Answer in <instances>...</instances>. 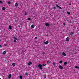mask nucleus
Masks as SVG:
<instances>
[{
    "instance_id": "1",
    "label": "nucleus",
    "mask_w": 79,
    "mask_h": 79,
    "mask_svg": "<svg viewBox=\"0 0 79 79\" xmlns=\"http://www.w3.org/2000/svg\"><path fill=\"white\" fill-rule=\"evenodd\" d=\"M39 68L40 69H42L43 68L42 67V65L41 64H39L38 66Z\"/></svg>"
},
{
    "instance_id": "2",
    "label": "nucleus",
    "mask_w": 79,
    "mask_h": 79,
    "mask_svg": "<svg viewBox=\"0 0 79 79\" xmlns=\"http://www.w3.org/2000/svg\"><path fill=\"white\" fill-rule=\"evenodd\" d=\"M6 53V51H5L2 53V54H3V55H5Z\"/></svg>"
},
{
    "instance_id": "3",
    "label": "nucleus",
    "mask_w": 79,
    "mask_h": 79,
    "mask_svg": "<svg viewBox=\"0 0 79 79\" xmlns=\"http://www.w3.org/2000/svg\"><path fill=\"white\" fill-rule=\"evenodd\" d=\"M66 41H68L69 40V38L67 37L66 38Z\"/></svg>"
},
{
    "instance_id": "4",
    "label": "nucleus",
    "mask_w": 79,
    "mask_h": 79,
    "mask_svg": "<svg viewBox=\"0 0 79 79\" xmlns=\"http://www.w3.org/2000/svg\"><path fill=\"white\" fill-rule=\"evenodd\" d=\"M59 67L60 68V69H63V67L61 65H59Z\"/></svg>"
},
{
    "instance_id": "5",
    "label": "nucleus",
    "mask_w": 79,
    "mask_h": 79,
    "mask_svg": "<svg viewBox=\"0 0 79 79\" xmlns=\"http://www.w3.org/2000/svg\"><path fill=\"white\" fill-rule=\"evenodd\" d=\"M62 55H64V56H66V54L64 53V52H63V53H62Z\"/></svg>"
},
{
    "instance_id": "6",
    "label": "nucleus",
    "mask_w": 79,
    "mask_h": 79,
    "mask_svg": "<svg viewBox=\"0 0 79 79\" xmlns=\"http://www.w3.org/2000/svg\"><path fill=\"white\" fill-rule=\"evenodd\" d=\"M34 27H35L34 25H31V28H34Z\"/></svg>"
},
{
    "instance_id": "7",
    "label": "nucleus",
    "mask_w": 79,
    "mask_h": 79,
    "mask_svg": "<svg viewBox=\"0 0 79 79\" xmlns=\"http://www.w3.org/2000/svg\"><path fill=\"white\" fill-rule=\"evenodd\" d=\"M49 43L48 41H47L46 42L44 43V44H48V43Z\"/></svg>"
},
{
    "instance_id": "8",
    "label": "nucleus",
    "mask_w": 79,
    "mask_h": 79,
    "mask_svg": "<svg viewBox=\"0 0 79 79\" xmlns=\"http://www.w3.org/2000/svg\"><path fill=\"white\" fill-rule=\"evenodd\" d=\"M28 64L29 66H30V64H32V62H29Z\"/></svg>"
},
{
    "instance_id": "9",
    "label": "nucleus",
    "mask_w": 79,
    "mask_h": 79,
    "mask_svg": "<svg viewBox=\"0 0 79 79\" xmlns=\"http://www.w3.org/2000/svg\"><path fill=\"white\" fill-rule=\"evenodd\" d=\"M15 6H18V4L17 3H16L15 4Z\"/></svg>"
},
{
    "instance_id": "10",
    "label": "nucleus",
    "mask_w": 79,
    "mask_h": 79,
    "mask_svg": "<svg viewBox=\"0 0 79 79\" xmlns=\"http://www.w3.org/2000/svg\"><path fill=\"white\" fill-rule=\"evenodd\" d=\"M11 28H12V27H11V26H10L9 27V29H11Z\"/></svg>"
},
{
    "instance_id": "11",
    "label": "nucleus",
    "mask_w": 79,
    "mask_h": 79,
    "mask_svg": "<svg viewBox=\"0 0 79 79\" xmlns=\"http://www.w3.org/2000/svg\"><path fill=\"white\" fill-rule=\"evenodd\" d=\"M45 25L46 26H49V24H48V23H46Z\"/></svg>"
},
{
    "instance_id": "12",
    "label": "nucleus",
    "mask_w": 79,
    "mask_h": 79,
    "mask_svg": "<svg viewBox=\"0 0 79 79\" xmlns=\"http://www.w3.org/2000/svg\"><path fill=\"white\" fill-rule=\"evenodd\" d=\"M11 77V75L10 74L9 75V76H8V77L9 78H10Z\"/></svg>"
},
{
    "instance_id": "13",
    "label": "nucleus",
    "mask_w": 79,
    "mask_h": 79,
    "mask_svg": "<svg viewBox=\"0 0 79 79\" xmlns=\"http://www.w3.org/2000/svg\"><path fill=\"white\" fill-rule=\"evenodd\" d=\"M19 77L20 79H23V76H19Z\"/></svg>"
},
{
    "instance_id": "14",
    "label": "nucleus",
    "mask_w": 79,
    "mask_h": 79,
    "mask_svg": "<svg viewBox=\"0 0 79 79\" xmlns=\"http://www.w3.org/2000/svg\"><path fill=\"white\" fill-rule=\"evenodd\" d=\"M2 10H5V8L3 7H2Z\"/></svg>"
},
{
    "instance_id": "15",
    "label": "nucleus",
    "mask_w": 79,
    "mask_h": 79,
    "mask_svg": "<svg viewBox=\"0 0 79 79\" xmlns=\"http://www.w3.org/2000/svg\"><path fill=\"white\" fill-rule=\"evenodd\" d=\"M12 65H13V66H15V65H16V64H15V63H13L12 64Z\"/></svg>"
},
{
    "instance_id": "16",
    "label": "nucleus",
    "mask_w": 79,
    "mask_h": 79,
    "mask_svg": "<svg viewBox=\"0 0 79 79\" xmlns=\"http://www.w3.org/2000/svg\"><path fill=\"white\" fill-rule=\"evenodd\" d=\"M75 68H78V69H79V67H78L77 66H76L75 67Z\"/></svg>"
},
{
    "instance_id": "17",
    "label": "nucleus",
    "mask_w": 79,
    "mask_h": 79,
    "mask_svg": "<svg viewBox=\"0 0 79 79\" xmlns=\"http://www.w3.org/2000/svg\"><path fill=\"white\" fill-rule=\"evenodd\" d=\"M14 42H15V43L16 42V40H14Z\"/></svg>"
},
{
    "instance_id": "18",
    "label": "nucleus",
    "mask_w": 79,
    "mask_h": 79,
    "mask_svg": "<svg viewBox=\"0 0 79 79\" xmlns=\"http://www.w3.org/2000/svg\"><path fill=\"white\" fill-rule=\"evenodd\" d=\"M46 65V64H44L42 65V66H45Z\"/></svg>"
},
{
    "instance_id": "19",
    "label": "nucleus",
    "mask_w": 79,
    "mask_h": 79,
    "mask_svg": "<svg viewBox=\"0 0 79 79\" xmlns=\"http://www.w3.org/2000/svg\"><path fill=\"white\" fill-rule=\"evenodd\" d=\"M70 35H72L73 34V32H71L70 33Z\"/></svg>"
},
{
    "instance_id": "20",
    "label": "nucleus",
    "mask_w": 79,
    "mask_h": 79,
    "mask_svg": "<svg viewBox=\"0 0 79 79\" xmlns=\"http://www.w3.org/2000/svg\"><path fill=\"white\" fill-rule=\"evenodd\" d=\"M14 39H15V40H17V38H15V37H14Z\"/></svg>"
},
{
    "instance_id": "21",
    "label": "nucleus",
    "mask_w": 79,
    "mask_h": 79,
    "mask_svg": "<svg viewBox=\"0 0 79 79\" xmlns=\"http://www.w3.org/2000/svg\"><path fill=\"white\" fill-rule=\"evenodd\" d=\"M25 75H26V76H27L28 75V73H26Z\"/></svg>"
},
{
    "instance_id": "22",
    "label": "nucleus",
    "mask_w": 79,
    "mask_h": 79,
    "mask_svg": "<svg viewBox=\"0 0 79 79\" xmlns=\"http://www.w3.org/2000/svg\"><path fill=\"white\" fill-rule=\"evenodd\" d=\"M67 13L68 15H70V13L69 12H67Z\"/></svg>"
},
{
    "instance_id": "23",
    "label": "nucleus",
    "mask_w": 79,
    "mask_h": 79,
    "mask_svg": "<svg viewBox=\"0 0 79 79\" xmlns=\"http://www.w3.org/2000/svg\"><path fill=\"white\" fill-rule=\"evenodd\" d=\"M64 64H67V62H64Z\"/></svg>"
},
{
    "instance_id": "24",
    "label": "nucleus",
    "mask_w": 79,
    "mask_h": 79,
    "mask_svg": "<svg viewBox=\"0 0 79 79\" xmlns=\"http://www.w3.org/2000/svg\"><path fill=\"white\" fill-rule=\"evenodd\" d=\"M28 20H31V18H28Z\"/></svg>"
},
{
    "instance_id": "25",
    "label": "nucleus",
    "mask_w": 79,
    "mask_h": 79,
    "mask_svg": "<svg viewBox=\"0 0 79 79\" xmlns=\"http://www.w3.org/2000/svg\"><path fill=\"white\" fill-rule=\"evenodd\" d=\"M44 78H46V76L45 75H44Z\"/></svg>"
},
{
    "instance_id": "26",
    "label": "nucleus",
    "mask_w": 79,
    "mask_h": 79,
    "mask_svg": "<svg viewBox=\"0 0 79 79\" xmlns=\"http://www.w3.org/2000/svg\"><path fill=\"white\" fill-rule=\"evenodd\" d=\"M56 64L55 63H53V65H55Z\"/></svg>"
},
{
    "instance_id": "27",
    "label": "nucleus",
    "mask_w": 79,
    "mask_h": 79,
    "mask_svg": "<svg viewBox=\"0 0 79 79\" xmlns=\"http://www.w3.org/2000/svg\"><path fill=\"white\" fill-rule=\"evenodd\" d=\"M62 63V60H61L60 62H59V63Z\"/></svg>"
},
{
    "instance_id": "28",
    "label": "nucleus",
    "mask_w": 79,
    "mask_h": 79,
    "mask_svg": "<svg viewBox=\"0 0 79 79\" xmlns=\"http://www.w3.org/2000/svg\"><path fill=\"white\" fill-rule=\"evenodd\" d=\"M56 6H57V7H58V8H59V7L60 6H59L58 5H56Z\"/></svg>"
},
{
    "instance_id": "29",
    "label": "nucleus",
    "mask_w": 79,
    "mask_h": 79,
    "mask_svg": "<svg viewBox=\"0 0 79 79\" xmlns=\"http://www.w3.org/2000/svg\"><path fill=\"white\" fill-rule=\"evenodd\" d=\"M45 54V52H44L43 53V55H44Z\"/></svg>"
},
{
    "instance_id": "30",
    "label": "nucleus",
    "mask_w": 79,
    "mask_h": 79,
    "mask_svg": "<svg viewBox=\"0 0 79 79\" xmlns=\"http://www.w3.org/2000/svg\"><path fill=\"white\" fill-rule=\"evenodd\" d=\"M10 3H11V2H8V4H10Z\"/></svg>"
},
{
    "instance_id": "31",
    "label": "nucleus",
    "mask_w": 79,
    "mask_h": 79,
    "mask_svg": "<svg viewBox=\"0 0 79 79\" xmlns=\"http://www.w3.org/2000/svg\"><path fill=\"white\" fill-rule=\"evenodd\" d=\"M59 8H60V9L61 10V9H62L61 7H59Z\"/></svg>"
},
{
    "instance_id": "32",
    "label": "nucleus",
    "mask_w": 79,
    "mask_h": 79,
    "mask_svg": "<svg viewBox=\"0 0 79 79\" xmlns=\"http://www.w3.org/2000/svg\"><path fill=\"white\" fill-rule=\"evenodd\" d=\"M6 45H7V44H4V46H6Z\"/></svg>"
},
{
    "instance_id": "33",
    "label": "nucleus",
    "mask_w": 79,
    "mask_h": 79,
    "mask_svg": "<svg viewBox=\"0 0 79 79\" xmlns=\"http://www.w3.org/2000/svg\"><path fill=\"white\" fill-rule=\"evenodd\" d=\"M2 45H0V48H2Z\"/></svg>"
},
{
    "instance_id": "34",
    "label": "nucleus",
    "mask_w": 79,
    "mask_h": 79,
    "mask_svg": "<svg viewBox=\"0 0 79 79\" xmlns=\"http://www.w3.org/2000/svg\"><path fill=\"white\" fill-rule=\"evenodd\" d=\"M56 7H54L53 8L54 9H56Z\"/></svg>"
},
{
    "instance_id": "35",
    "label": "nucleus",
    "mask_w": 79,
    "mask_h": 79,
    "mask_svg": "<svg viewBox=\"0 0 79 79\" xmlns=\"http://www.w3.org/2000/svg\"><path fill=\"white\" fill-rule=\"evenodd\" d=\"M24 15H27V13H25Z\"/></svg>"
},
{
    "instance_id": "36",
    "label": "nucleus",
    "mask_w": 79,
    "mask_h": 79,
    "mask_svg": "<svg viewBox=\"0 0 79 79\" xmlns=\"http://www.w3.org/2000/svg\"><path fill=\"white\" fill-rule=\"evenodd\" d=\"M35 39H37V37H35Z\"/></svg>"
},
{
    "instance_id": "37",
    "label": "nucleus",
    "mask_w": 79,
    "mask_h": 79,
    "mask_svg": "<svg viewBox=\"0 0 79 79\" xmlns=\"http://www.w3.org/2000/svg\"><path fill=\"white\" fill-rule=\"evenodd\" d=\"M0 3H2V2L1 1H0Z\"/></svg>"
},
{
    "instance_id": "38",
    "label": "nucleus",
    "mask_w": 79,
    "mask_h": 79,
    "mask_svg": "<svg viewBox=\"0 0 79 79\" xmlns=\"http://www.w3.org/2000/svg\"><path fill=\"white\" fill-rule=\"evenodd\" d=\"M63 24L64 26H65V23H63Z\"/></svg>"
},
{
    "instance_id": "39",
    "label": "nucleus",
    "mask_w": 79,
    "mask_h": 79,
    "mask_svg": "<svg viewBox=\"0 0 79 79\" xmlns=\"http://www.w3.org/2000/svg\"><path fill=\"white\" fill-rule=\"evenodd\" d=\"M47 63H49V61H48V60L47 61Z\"/></svg>"
},
{
    "instance_id": "40",
    "label": "nucleus",
    "mask_w": 79,
    "mask_h": 79,
    "mask_svg": "<svg viewBox=\"0 0 79 79\" xmlns=\"http://www.w3.org/2000/svg\"><path fill=\"white\" fill-rule=\"evenodd\" d=\"M69 5H71V3L69 4Z\"/></svg>"
},
{
    "instance_id": "41",
    "label": "nucleus",
    "mask_w": 79,
    "mask_h": 79,
    "mask_svg": "<svg viewBox=\"0 0 79 79\" xmlns=\"http://www.w3.org/2000/svg\"><path fill=\"white\" fill-rule=\"evenodd\" d=\"M47 36H48V35H47Z\"/></svg>"
},
{
    "instance_id": "42",
    "label": "nucleus",
    "mask_w": 79,
    "mask_h": 79,
    "mask_svg": "<svg viewBox=\"0 0 79 79\" xmlns=\"http://www.w3.org/2000/svg\"><path fill=\"white\" fill-rule=\"evenodd\" d=\"M0 79H1V78H0Z\"/></svg>"
}]
</instances>
